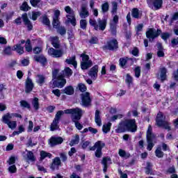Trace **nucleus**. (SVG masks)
I'll list each match as a JSON object with an SVG mask.
<instances>
[{"instance_id": "nucleus-1", "label": "nucleus", "mask_w": 178, "mask_h": 178, "mask_svg": "<svg viewBox=\"0 0 178 178\" xmlns=\"http://www.w3.org/2000/svg\"><path fill=\"white\" fill-rule=\"evenodd\" d=\"M73 74V71L69 67H66L63 71L60 72L59 70L56 69L52 72V83L54 87L63 88L66 84L65 77H69Z\"/></svg>"}, {"instance_id": "nucleus-2", "label": "nucleus", "mask_w": 178, "mask_h": 178, "mask_svg": "<svg viewBox=\"0 0 178 178\" xmlns=\"http://www.w3.org/2000/svg\"><path fill=\"white\" fill-rule=\"evenodd\" d=\"M65 113L67 115H71V120L74 123L75 127L78 130H81L83 129V124L80 123L79 120L84 114V111L76 107L75 108L65 110Z\"/></svg>"}, {"instance_id": "nucleus-3", "label": "nucleus", "mask_w": 178, "mask_h": 178, "mask_svg": "<svg viewBox=\"0 0 178 178\" xmlns=\"http://www.w3.org/2000/svg\"><path fill=\"white\" fill-rule=\"evenodd\" d=\"M89 23L96 31H104L106 29V24H108L106 19H102L101 18H98L97 20L90 19Z\"/></svg>"}, {"instance_id": "nucleus-4", "label": "nucleus", "mask_w": 178, "mask_h": 178, "mask_svg": "<svg viewBox=\"0 0 178 178\" xmlns=\"http://www.w3.org/2000/svg\"><path fill=\"white\" fill-rule=\"evenodd\" d=\"M156 124L159 127H163L165 130L170 131L172 130V127H170V123L166 121V117L163 115V113L159 112L157 114L156 118Z\"/></svg>"}, {"instance_id": "nucleus-5", "label": "nucleus", "mask_w": 178, "mask_h": 178, "mask_svg": "<svg viewBox=\"0 0 178 178\" xmlns=\"http://www.w3.org/2000/svg\"><path fill=\"white\" fill-rule=\"evenodd\" d=\"M162 33V30L155 29L154 28L147 29L146 31V37L148 38L149 42H152L155 38H158L159 35Z\"/></svg>"}, {"instance_id": "nucleus-6", "label": "nucleus", "mask_w": 178, "mask_h": 178, "mask_svg": "<svg viewBox=\"0 0 178 178\" xmlns=\"http://www.w3.org/2000/svg\"><path fill=\"white\" fill-rule=\"evenodd\" d=\"M154 140H155V135L152 134V127L151 125H149L147 131V147L148 151H151L154 148Z\"/></svg>"}, {"instance_id": "nucleus-7", "label": "nucleus", "mask_w": 178, "mask_h": 178, "mask_svg": "<svg viewBox=\"0 0 178 178\" xmlns=\"http://www.w3.org/2000/svg\"><path fill=\"white\" fill-rule=\"evenodd\" d=\"M81 58H82V61L81 62V67L82 70H87V69L92 66V61L90 60V56L86 53L81 54Z\"/></svg>"}, {"instance_id": "nucleus-8", "label": "nucleus", "mask_w": 178, "mask_h": 178, "mask_svg": "<svg viewBox=\"0 0 178 178\" xmlns=\"http://www.w3.org/2000/svg\"><path fill=\"white\" fill-rule=\"evenodd\" d=\"M22 19L24 22L25 26H27L28 30H33V24H31V22L29 19V17H27V13H24L22 15V17H18L15 20V23L18 26L22 24Z\"/></svg>"}, {"instance_id": "nucleus-9", "label": "nucleus", "mask_w": 178, "mask_h": 178, "mask_svg": "<svg viewBox=\"0 0 178 178\" xmlns=\"http://www.w3.org/2000/svg\"><path fill=\"white\" fill-rule=\"evenodd\" d=\"M65 10L66 13L68 15H66V17L67 19L68 23H71L72 26H76V15H74V10L70 8V6H67L65 7Z\"/></svg>"}, {"instance_id": "nucleus-10", "label": "nucleus", "mask_w": 178, "mask_h": 178, "mask_svg": "<svg viewBox=\"0 0 178 178\" xmlns=\"http://www.w3.org/2000/svg\"><path fill=\"white\" fill-rule=\"evenodd\" d=\"M11 119H13L12 116H10V113H8L2 117V122L7 124L9 129L12 130L16 129V126H17V122L16 121H10Z\"/></svg>"}, {"instance_id": "nucleus-11", "label": "nucleus", "mask_w": 178, "mask_h": 178, "mask_svg": "<svg viewBox=\"0 0 178 178\" xmlns=\"http://www.w3.org/2000/svg\"><path fill=\"white\" fill-rule=\"evenodd\" d=\"M147 3L149 8L154 10H159L163 5V0H147Z\"/></svg>"}, {"instance_id": "nucleus-12", "label": "nucleus", "mask_w": 178, "mask_h": 178, "mask_svg": "<svg viewBox=\"0 0 178 178\" xmlns=\"http://www.w3.org/2000/svg\"><path fill=\"white\" fill-rule=\"evenodd\" d=\"M124 122L127 126V131H131V133H136V131H137V124H136V120L126 119L124 120Z\"/></svg>"}, {"instance_id": "nucleus-13", "label": "nucleus", "mask_w": 178, "mask_h": 178, "mask_svg": "<svg viewBox=\"0 0 178 178\" xmlns=\"http://www.w3.org/2000/svg\"><path fill=\"white\" fill-rule=\"evenodd\" d=\"M82 106H85L86 108L90 106L91 105V98L90 97V93L88 92H86L81 95Z\"/></svg>"}, {"instance_id": "nucleus-14", "label": "nucleus", "mask_w": 178, "mask_h": 178, "mask_svg": "<svg viewBox=\"0 0 178 178\" xmlns=\"http://www.w3.org/2000/svg\"><path fill=\"white\" fill-rule=\"evenodd\" d=\"M119 48L118 40L113 39L107 42V44L104 46V49H108L109 51H115Z\"/></svg>"}, {"instance_id": "nucleus-15", "label": "nucleus", "mask_w": 178, "mask_h": 178, "mask_svg": "<svg viewBox=\"0 0 178 178\" xmlns=\"http://www.w3.org/2000/svg\"><path fill=\"white\" fill-rule=\"evenodd\" d=\"M48 54L52 58H62L63 56V51L62 49L50 48L48 50Z\"/></svg>"}, {"instance_id": "nucleus-16", "label": "nucleus", "mask_w": 178, "mask_h": 178, "mask_svg": "<svg viewBox=\"0 0 178 178\" xmlns=\"http://www.w3.org/2000/svg\"><path fill=\"white\" fill-rule=\"evenodd\" d=\"M34 88V83H33V80L28 77L25 81V92L29 94L33 91Z\"/></svg>"}, {"instance_id": "nucleus-17", "label": "nucleus", "mask_w": 178, "mask_h": 178, "mask_svg": "<svg viewBox=\"0 0 178 178\" xmlns=\"http://www.w3.org/2000/svg\"><path fill=\"white\" fill-rule=\"evenodd\" d=\"M60 165H62V162L60 161V158L55 157L52 160L50 169H51V170H59V166H60Z\"/></svg>"}, {"instance_id": "nucleus-18", "label": "nucleus", "mask_w": 178, "mask_h": 178, "mask_svg": "<svg viewBox=\"0 0 178 178\" xmlns=\"http://www.w3.org/2000/svg\"><path fill=\"white\" fill-rule=\"evenodd\" d=\"M112 163V159L109 156L103 157L102 160V165H103V172H106L108 165Z\"/></svg>"}, {"instance_id": "nucleus-19", "label": "nucleus", "mask_w": 178, "mask_h": 178, "mask_svg": "<svg viewBox=\"0 0 178 178\" xmlns=\"http://www.w3.org/2000/svg\"><path fill=\"white\" fill-rule=\"evenodd\" d=\"M125 131H127V127L126 125V122L124 120L121 121L118 125L117 129H115V133H124Z\"/></svg>"}, {"instance_id": "nucleus-20", "label": "nucleus", "mask_w": 178, "mask_h": 178, "mask_svg": "<svg viewBox=\"0 0 178 178\" xmlns=\"http://www.w3.org/2000/svg\"><path fill=\"white\" fill-rule=\"evenodd\" d=\"M63 143V138L62 137H51L50 138L49 144L51 147H55V145H59Z\"/></svg>"}, {"instance_id": "nucleus-21", "label": "nucleus", "mask_w": 178, "mask_h": 178, "mask_svg": "<svg viewBox=\"0 0 178 178\" xmlns=\"http://www.w3.org/2000/svg\"><path fill=\"white\" fill-rule=\"evenodd\" d=\"M88 76H90L92 80H97L98 77V65H96L90 70Z\"/></svg>"}, {"instance_id": "nucleus-22", "label": "nucleus", "mask_w": 178, "mask_h": 178, "mask_svg": "<svg viewBox=\"0 0 178 178\" xmlns=\"http://www.w3.org/2000/svg\"><path fill=\"white\" fill-rule=\"evenodd\" d=\"M79 16L81 19H86V17H88L90 16V13L88 12V10H87V6H86V4L81 5Z\"/></svg>"}, {"instance_id": "nucleus-23", "label": "nucleus", "mask_w": 178, "mask_h": 178, "mask_svg": "<svg viewBox=\"0 0 178 178\" xmlns=\"http://www.w3.org/2000/svg\"><path fill=\"white\" fill-rule=\"evenodd\" d=\"M26 159L27 162H35V156L33 152L26 149Z\"/></svg>"}, {"instance_id": "nucleus-24", "label": "nucleus", "mask_w": 178, "mask_h": 178, "mask_svg": "<svg viewBox=\"0 0 178 178\" xmlns=\"http://www.w3.org/2000/svg\"><path fill=\"white\" fill-rule=\"evenodd\" d=\"M65 63H67V65H72L74 66V69L77 67V61L76 60V56H73L72 57H68L65 60Z\"/></svg>"}, {"instance_id": "nucleus-25", "label": "nucleus", "mask_w": 178, "mask_h": 178, "mask_svg": "<svg viewBox=\"0 0 178 178\" xmlns=\"http://www.w3.org/2000/svg\"><path fill=\"white\" fill-rule=\"evenodd\" d=\"M95 122L97 126H102V121L101 120V112L99 110H96L95 111Z\"/></svg>"}, {"instance_id": "nucleus-26", "label": "nucleus", "mask_w": 178, "mask_h": 178, "mask_svg": "<svg viewBox=\"0 0 178 178\" xmlns=\"http://www.w3.org/2000/svg\"><path fill=\"white\" fill-rule=\"evenodd\" d=\"M33 59L35 60V62H39V63H41L42 66H45V65H47V58H45L44 56H35Z\"/></svg>"}, {"instance_id": "nucleus-27", "label": "nucleus", "mask_w": 178, "mask_h": 178, "mask_svg": "<svg viewBox=\"0 0 178 178\" xmlns=\"http://www.w3.org/2000/svg\"><path fill=\"white\" fill-rule=\"evenodd\" d=\"M159 70H160V79L162 83H163V81L166 80V77H167L166 74L168 73V69H166V67H161Z\"/></svg>"}, {"instance_id": "nucleus-28", "label": "nucleus", "mask_w": 178, "mask_h": 178, "mask_svg": "<svg viewBox=\"0 0 178 178\" xmlns=\"http://www.w3.org/2000/svg\"><path fill=\"white\" fill-rule=\"evenodd\" d=\"M13 51H15L19 55L24 54V47L22 46V44H17L13 46Z\"/></svg>"}, {"instance_id": "nucleus-29", "label": "nucleus", "mask_w": 178, "mask_h": 178, "mask_svg": "<svg viewBox=\"0 0 178 178\" xmlns=\"http://www.w3.org/2000/svg\"><path fill=\"white\" fill-rule=\"evenodd\" d=\"M51 41L54 48L56 49L60 48V45L59 44V38L58 36L51 38Z\"/></svg>"}, {"instance_id": "nucleus-30", "label": "nucleus", "mask_w": 178, "mask_h": 178, "mask_svg": "<svg viewBox=\"0 0 178 178\" xmlns=\"http://www.w3.org/2000/svg\"><path fill=\"white\" fill-rule=\"evenodd\" d=\"M145 173L146 175H151L154 176L155 173L152 170V164L149 162L147 163V166L145 167Z\"/></svg>"}, {"instance_id": "nucleus-31", "label": "nucleus", "mask_w": 178, "mask_h": 178, "mask_svg": "<svg viewBox=\"0 0 178 178\" xmlns=\"http://www.w3.org/2000/svg\"><path fill=\"white\" fill-rule=\"evenodd\" d=\"M100 145L102 147H105V143L101 140H98L95 143V145L92 147H90V151H95V149H97L98 148H99Z\"/></svg>"}, {"instance_id": "nucleus-32", "label": "nucleus", "mask_w": 178, "mask_h": 178, "mask_svg": "<svg viewBox=\"0 0 178 178\" xmlns=\"http://www.w3.org/2000/svg\"><path fill=\"white\" fill-rule=\"evenodd\" d=\"M36 83L40 86H43L45 83V76L41 74L36 75Z\"/></svg>"}, {"instance_id": "nucleus-33", "label": "nucleus", "mask_w": 178, "mask_h": 178, "mask_svg": "<svg viewBox=\"0 0 178 178\" xmlns=\"http://www.w3.org/2000/svg\"><path fill=\"white\" fill-rule=\"evenodd\" d=\"M129 60H130L131 62V65H133V59H131V58H120V60H119L120 66H121V67H124V66H126V63H127V62H129Z\"/></svg>"}, {"instance_id": "nucleus-34", "label": "nucleus", "mask_w": 178, "mask_h": 178, "mask_svg": "<svg viewBox=\"0 0 178 178\" xmlns=\"http://www.w3.org/2000/svg\"><path fill=\"white\" fill-rule=\"evenodd\" d=\"M63 92L67 95H73L74 94V89L72 86H67L63 90Z\"/></svg>"}, {"instance_id": "nucleus-35", "label": "nucleus", "mask_w": 178, "mask_h": 178, "mask_svg": "<svg viewBox=\"0 0 178 178\" xmlns=\"http://www.w3.org/2000/svg\"><path fill=\"white\" fill-rule=\"evenodd\" d=\"M32 106H33L35 111H38L40 109V102L38 97L33 99Z\"/></svg>"}, {"instance_id": "nucleus-36", "label": "nucleus", "mask_w": 178, "mask_h": 178, "mask_svg": "<svg viewBox=\"0 0 178 178\" xmlns=\"http://www.w3.org/2000/svg\"><path fill=\"white\" fill-rule=\"evenodd\" d=\"M80 143V136L79 135H75L74 138L70 142V147H73V145H76Z\"/></svg>"}, {"instance_id": "nucleus-37", "label": "nucleus", "mask_w": 178, "mask_h": 178, "mask_svg": "<svg viewBox=\"0 0 178 178\" xmlns=\"http://www.w3.org/2000/svg\"><path fill=\"white\" fill-rule=\"evenodd\" d=\"M45 158L51 159V158H52V154L51 153H48L44 150H42L40 152V159L42 161V160L45 159Z\"/></svg>"}, {"instance_id": "nucleus-38", "label": "nucleus", "mask_w": 178, "mask_h": 178, "mask_svg": "<svg viewBox=\"0 0 178 178\" xmlns=\"http://www.w3.org/2000/svg\"><path fill=\"white\" fill-rule=\"evenodd\" d=\"M59 121H56V120H54L53 122L51 124L50 130L51 131H55V130H58L59 129Z\"/></svg>"}, {"instance_id": "nucleus-39", "label": "nucleus", "mask_w": 178, "mask_h": 178, "mask_svg": "<svg viewBox=\"0 0 178 178\" xmlns=\"http://www.w3.org/2000/svg\"><path fill=\"white\" fill-rule=\"evenodd\" d=\"M118 155H120V156H121V158H125L126 159H127V158H130V154L127 153L126 151H124L122 149H119Z\"/></svg>"}, {"instance_id": "nucleus-40", "label": "nucleus", "mask_w": 178, "mask_h": 178, "mask_svg": "<svg viewBox=\"0 0 178 178\" xmlns=\"http://www.w3.org/2000/svg\"><path fill=\"white\" fill-rule=\"evenodd\" d=\"M25 49L27 52H31L33 51V47H31V40L28 39L25 44Z\"/></svg>"}, {"instance_id": "nucleus-41", "label": "nucleus", "mask_w": 178, "mask_h": 178, "mask_svg": "<svg viewBox=\"0 0 178 178\" xmlns=\"http://www.w3.org/2000/svg\"><path fill=\"white\" fill-rule=\"evenodd\" d=\"M112 126V123L108 122L103 125L102 130L106 134V133L111 131V127Z\"/></svg>"}, {"instance_id": "nucleus-42", "label": "nucleus", "mask_w": 178, "mask_h": 178, "mask_svg": "<svg viewBox=\"0 0 178 178\" xmlns=\"http://www.w3.org/2000/svg\"><path fill=\"white\" fill-rule=\"evenodd\" d=\"M104 147L105 146H99V147H98L95 153V155L96 156V158H102V148H104Z\"/></svg>"}, {"instance_id": "nucleus-43", "label": "nucleus", "mask_w": 178, "mask_h": 178, "mask_svg": "<svg viewBox=\"0 0 178 178\" xmlns=\"http://www.w3.org/2000/svg\"><path fill=\"white\" fill-rule=\"evenodd\" d=\"M155 155L157 158H163V152H162V148L159 147L155 150Z\"/></svg>"}, {"instance_id": "nucleus-44", "label": "nucleus", "mask_w": 178, "mask_h": 178, "mask_svg": "<svg viewBox=\"0 0 178 178\" xmlns=\"http://www.w3.org/2000/svg\"><path fill=\"white\" fill-rule=\"evenodd\" d=\"M131 15L132 17H134V19H140V12L138 8H134Z\"/></svg>"}, {"instance_id": "nucleus-45", "label": "nucleus", "mask_w": 178, "mask_h": 178, "mask_svg": "<svg viewBox=\"0 0 178 178\" xmlns=\"http://www.w3.org/2000/svg\"><path fill=\"white\" fill-rule=\"evenodd\" d=\"M20 9L21 10H24V12H27V10H30L31 8L29 6L27 2L25 1L22 3V6L20 7Z\"/></svg>"}, {"instance_id": "nucleus-46", "label": "nucleus", "mask_w": 178, "mask_h": 178, "mask_svg": "<svg viewBox=\"0 0 178 178\" xmlns=\"http://www.w3.org/2000/svg\"><path fill=\"white\" fill-rule=\"evenodd\" d=\"M57 33L60 34V35H65L66 34V29L65 26H58V28H56Z\"/></svg>"}, {"instance_id": "nucleus-47", "label": "nucleus", "mask_w": 178, "mask_h": 178, "mask_svg": "<svg viewBox=\"0 0 178 178\" xmlns=\"http://www.w3.org/2000/svg\"><path fill=\"white\" fill-rule=\"evenodd\" d=\"M111 13L116 15L118 13V3L116 1L112 2V10Z\"/></svg>"}, {"instance_id": "nucleus-48", "label": "nucleus", "mask_w": 178, "mask_h": 178, "mask_svg": "<svg viewBox=\"0 0 178 178\" xmlns=\"http://www.w3.org/2000/svg\"><path fill=\"white\" fill-rule=\"evenodd\" d=\"M125 83L128 84L129 87L133 84V77H131L129 74L126 76Z\"/></svg>"}, {"instance_id": "nucleus-49", "label": "nucleus", "mask_w": 178, "mask_h": 178, "mask_svg": "<svg viewBox=\"0 0 178 178\" xmlns=\"http://www.w3.org/2000/svg\"><path fill=\"white\" fill-rule=\"evenodd\" d=\"M110 31L113 35H116V24L110 23Z\"/></svg>"}, {"instance_id": "nucleus-50", "label": "nucleus", "mask_w": 178, "mask_h": 178, "mask_svg": "<svg viewBox=\"0 0 178 178\" xmlns=\"http://www.w3.org/2000/svg\"><path fill=\"white\" fill-rule=\"evenodd\" d=\"M102 10L103 13H106L109 10V3L106 2L102 5Z\"/></svg>"}, {"instance_id": "nucleus-51", "label": "nucleus", "mask_w": 178, "mask_h": 178, "mask_svg": "<svg viewBox=\"0 0 178 178\" xmlns=\"http://www.w3.org/2000/svg\"><path fill=\"white\" fill-rule=\"evenodd\" d=\"M3 54L4 55H12V47H10V46H8L6 47H5V49H3Z\"/></svg>"}, {"instance_id": "nucleus-52", "label": "nucleus", "mask_w": 178, "mask_h": 178, "mask_svg": "<svg viewBox=\"0 0 178 178\" xmlns=\"http://www.w3.org/2000/svg\"><path fill=\"white\" fill-rule=\"evenodd\" d=\"M60 22L59 19L53 18L52 25L54 29H58L59 26Z\"/></svg>"}, {"instance_id": "nucleus-53", "label": "nucleus", "mask_w": 178, "mask_h": 178, "mask_svg": "<svg viewBox=\"0 0 178 178\" xmlns=\"http://www.w3.org/2000/svg\"><path fill=\"white\" fill-rule=\"evenodd\" d=\"M63 113H65V111H59L56 114V117L54 118V120H56L57 122H59V120H60V118L62 116V115H63Z\"/></svg>"}, {"instance_id": "nucleus-54", "label": "nucleus", "mask_w": 178, "mask_h": 178, "mask_svg": "<svg viewBox=\"0 0 178 178\" xmlns=\"http://www.w3.org/2000/svg\"><path fill=\"white\" fill-rule=\"evenodd\" d=\"M135 72V77H136L137 79H138V77H140V74H141V67H136L134 70Z\"/></svg>"}, {"instance_id": "nucleus-55", "label": "nucleus", "mask_w": 178, "mask_h": 178, "mask_svg": "<svg viewBox=\"0 0 178 178\" xmlns=\"http://www.w3.org/2000/svg\"><path fill=\"white\" fill-rule=\"evenodd\" d=\"M40 16H41V13H40V12H33V13H32L31 19H32V20L35 21V20H37V19L38 17H40Z\"/></svg>"}, {"instance_id": "nucleus-56", "label": "nucleus", "mask_w": 178, "mask_h": 178, "mask_svg": "<svg viewBox=\"0 0 178 178\" xmlns=\"http://www.w3.org/2000/svg\"><path fill=\"white\" fill-rule=\"evenodd\" d=\"M6 88L3 85H0V98L3 99L5 98V95L3 94V91H5Z\"/></svg>"}, {"instance_id": "nucleus-57", "label": "nucleus", "mask_w": 178, "mask_h": 178, "mask_svg": "<svg viewBox=\"0 0 178 178\" xmlns=\"http://www.w3.org/2000/svg\"><path fill=\"white\" fill-rule=\"evenodd\" d=\"M80 26L83 30H86V29H87V20L81 19L80 21Z\"/></svg>"}, {"instance_id": "nucleus-58", "label": "nucleus", "mask_w": 178, "mask_h": 178, "mask_svg": "<svg viewBox=\"0 0 178 178\" xmlns=\"http://www.w3.org/2000/svg\"><path fill=\"white\" fill-rule=\"evenodd\" d=\"M78 88H79V91H81V92H84L87 91V86H86V85L83 83H79L78 85Z\"/></svg>"}, {"instance_id": "nucleus-59", "label": "nucleus", "mask_w": 178, "mask_h": 178, "mask_svg": "<svg viewBox=\"0 0 178 178\" xmlns=\"http://www.w3.org/2000/svg\"><path fill=\"white\" fill-rule=\"evenodd\" d=\"M42 23L43 24H45V26H49V24H51L49 19H48V17H47L46 15L43 16L42 17Z\"/></svg>"}, {"instance_id": "nucleus-60", "label": "nucleus", "mask_w": 178, "mask_h": 178, "mask_svg": "<svg viewBox=\"0 0 178 178\" xmlns=\"http://www.w3.org/2000/svg\"><path fill=\"white\" fill-rule=\"evenodd\" d=\"M21 106H23V108H27V109H30V104L27 102L26 101L22 100L20 102Z\"/></svg>"}, {"instance_id": "nucleus-61", "label": "nucleus", "mask_w": 178, "mask_h": 178, "mask_svg": "<svg viewBox=\"0 0 178 178\" xmlns=\"http://www.w3.org/2000/svg\"><path fill=\"white\" fill-rule=\"evenodd\" d=\"M177 45H178V38H173L171 40V47H172V48H176V47H177Z\"/></svg>"}, {"instance_id": "nucleus-62", "label": "nucleus", "mask_w": 178, "mask_h": 178, "mask_svg": "<svg viewBox=\"0 0 178 178\" xmlns=\"http://www.w3.org/2000/svg\"><path fill=\"white\" fill-rule=\"evenodd\" d=\"M40 2H41V0H30V3L33 6V8H37V6Z\"/></svg>"}, {"instance_id": "nucleus-63", "label": "nucleus", "mask_w": 178, "mask_h": 178, "mask_svg": "<svg viewBox=\"0 0 178 178\" xmlns=\"http://www.w3.org/2000/svg\"><path fill=\"white\" fill-rule=\"evenodd\" d=\"M122 118H123V115L122 114H118V115H113L111 118V122H115V120H118V119H122Z\"/></svg>"}, {"instance_id": "nucleus-64", "label": "nucleus", "mask_w": 178, "mask_h": 178, "mask_svg": "<svg viewBox=\"0 0 178 178\" xmlns=\"http://www.w3.org/2000/svg\"><path fill=\"white\" fill-rule=\"evenodd\" d=\"M60 157L61 159L62 162H66L67 161V156L66 155V153H60Z\"/></svg>"}]
</instances>
